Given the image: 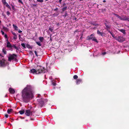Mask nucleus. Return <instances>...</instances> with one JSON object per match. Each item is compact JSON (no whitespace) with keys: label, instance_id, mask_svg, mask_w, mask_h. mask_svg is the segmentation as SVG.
<instances>
[{"label":"nucleus","instance_id":"24","mask_svg":"<svg viewBox=\"0 0 129 129\" xmlns=\"http://www.w3.org/2000/svg\"><path fill=\"white\" fill-rule=\"evenodd\" d=\"M5 5H6V6L8 8H9L10 10L11 9V7L8 4V3H7Z\"/></svg>","mask_w":129,"mask_h":129},{"label":"nucleus","instance_id":"42","mask_svg":"<svg viewBox=\"0 0 129 129\" xmlns=\"http://www.w3.org/2000/svg\"><path fill=\"white\" fill-rule=\"evenodd\" d=\"M110 28H107V29H106V30H107L108 31V32L109 33H110V32H111L110 31Z\"/></svg>","mask_w":129,"mask_h":129},{"label":"nucleus","instance_id":"38","mask_svg":"<svg viewBox=\"0 0 129 129\" xmlns=\"http://www.w3.org/2000/svg\"><path fill=\"white\" fill-rule=\"evenodd\" d=\"M52 84L54 86H55L56 85V83L54 82H52Z\"/></svg>","mask_w":129,"mask_h":129},{"label":"nucleus","instance_id":"37","mask_svg":"<svg viewBox=\"0 0 129 129\" xmlns=\"http://www.w3.org/2000/svg\"><path fill=\"white\" fill-rule=\"evenodd\" d=\"M4 37H5L6 38V39H8V36H7V34H5V35H4Z\"/></svg>","mask_w":129,"mask_h":129},{"label":"nucleus","instance_id":"58","mask_svg":"<svg viewBox=\"0 0 129 129\" xmlns=\"http://www.w3.org/2000/svg\"><path fill=\"white\" fill-rule=\"evenodd\" d=\"M52 39H51V38H50V41H52Z\"/></svg>","mask_w":129,"mask_h":129},{"label":"nucleus","instance_id":"9","mask_svg":"<svg viewBox=\"0 0 129 129\" xmlns=\"http://www.w3.org/2000/svg\"><path fill=\"white\" fill-rule=\"evenodd\" d=\"M9 92L11 94L14 93L15 92L14 89L10 87L9 89Z\"/></svg>","mask_w":129,"mask_h":129},{"label":"nucleus","instance_id":"35","mask_svg":"<svg viewBox=\"0 0 129 129\" xmlns=\"http://www.w3.org/2000/svg\"><path fill=\"white\" fill-rule=\"evenodd\" d=\"M37 1L38 2L41 3H42L43 2V0H37Z\"/></svg>","mask_w":129,"mask_h":129},{"label":"nucleus","instance_id":"28","mask_svg":"<svg viewBox=\"0 0 129 129\" xmlns=\"http://www.w3.org/2000/svg\"><path fill=\"white\" fill-rule=\"evenodd\" d=\"M17 47L15 46L14 44H13V45H12V48L11 49H13V48H14L15 49H16V48H17Z\"/></svg>","mask_w":129,"mask_h":129},{"label":"nucleus","instance_id":"22","mask_svg":"<svg viewBox=\"0 0 129 129\" xmlns=\"http://www.w3.org/2000/svg\"><path fill=\"white\" fill-rule=\"evenodd\" d=\"M2 52L4 54H7V51L4 48H3L2 50Z\"/></svg>","mask_w":129,"mask_h":129},{"label":"nucleus","instance_id":"11","mask_svg":"<svg viewBox=\"0 0 129 129\" xmlns=\"http://www.w3.org/2000/svg\"><path fill=\"white\" fill-rule=\"evenodd\" d=\"M97 34L99 36L103 37L104 36V33L103 32H101L99 30H98L97 31Z\"/></svg>","mask_w":129,"mask_h":129},{"label":"nucleus","instance_id":"20","mask_svg":"<svg viewBox=\"0 0 129 129\" xmlns=\"http://www.w3.org/2000/svg\"><path fill=\"white\" fill-rule=\"evenodd\" d=\"M26 47L27 48L30 49H32V47H31L29 44H27V45H26Z\"/></svg>","mask_w":129,"mask_h":129},{"label":"nucleus","instance_id":"5","mask_svg":"<svg viewBox=\"0 0 129 129\" xmlns=\"http://www.w3.org/2000/svg\"><path fill=\"white\" fill-rule=\"evenodd\" d=\"M17 57V56L16 54H10L9 55L8 60L9 61H11L12 60H14V59L15 57Z\"/></svg>","mask_w":129,"mask_h":129},{"label":"nucleus","instance_id":"1","mask_svg":"<svg viewBox=\"0 0 129 129\" xmlns=\"http://www.w3.org/2000/svg\"><path fill=\"white\" fill-rule=\"evenodd\" d=\"M22 99L25 103H27L33 96L32 87L30 85H27L22 91Z\"/></svg>","mask_w":129,"mask_h":129},{"label":"nucleus","instance_id":"26","mask_svg":"<svg viewBox=\"0 0 129 129\" xmlns=\"http://www.w3.org/2000/svg\"><path fill=\"white\" fill-rule=\"evenodd\" d=\"M109 33L111 34V35L112 36V37L113 38H115V39L116 38V37H114V34L113 33H112L111 32H110Z\"/></svg>","mask_w":129,"mask_h":129},{"label":"nucleus","instance_id":"6","mask_svg":"<svg viewBox=\"0 0 129 129\" xmlns=\"http://www.w3.org/2000/svg\"><path fill=\"white\" fill-rule=\"evenodd\" d=\"M7 63V61L2 59L1 60V66L4 67L6 66Z\"/></svg>","mask_w":129,"mask_h":129},{"label":"nucleus","instance_id":"21","mask_svg":"<svg viewBox=\"0 0 129 129\" xmlns=\"http://www.w3.org/2000/svg\"><path fill=\"white\" fill-rule=\"evenodd\" d=\"M114 15L116 16L120 20H121V17L119 16L118 15L116 14H114Z\"/></svg>","mask_w":129,"mask_h":129},{"label":"nucleus","instance_id":"2","mask_svg":"<svg viewBox=\"0 0 129 129\" xmlns=\"http://www.w3.org/2000/svg\"><path fill=\"white\" fill-rule=\"evenodd\" d=\"M45 69L44 67H42L40 66H38L36 69H33L30 70L31 73L34 74L36 73L37 74H39L42 73H45Z\"/></svg>","mask_w":129,"mask_h":129},{"label":"nucleus","instance_id":"27","mask_svg":"<svg viewBox=\"0 0 129 129\" xmlns=\"http://www.w3.org/2000/svg\"><path fill=\"white\" fill-rule=\"evenodd\" d=\"M92 41H95L97 43L98 42V41L97 39L95 38H93L92 39Z\"/></svg>","mask_w":129,"mask_h":129},{"label":"nucleus","instance_id":"43","mask_svg":"<svg viewBox=\"0 0 129 129\" xmlns=\"http://www.w3.org/2000/svg\"><path fill=\"white\" fill-rule=\"evenodd\" d=\"M67 13L66 12L65 13V14L63 15V16L65 17H66L67 16Z\"/></svg>","mask_w":129,"mask_h":129},{"label":"nucleus","instance_id":"10","mask_svg":"<svg viewBox=\"0 0 129 129\" xmlns=\"http://www.w3.org/2000/svg\"><path fill=\"white\" fill-rule=\"evenodd\" d=\"M44 105V102L43 101H41L39 102L38 108H41Z\"/></svg>","mask_w":129,"mask_h":129},{"label":"nucleus","instance_id":"33","mask_svg":"<svg viewBox=\"0 0 129 129\" xmlns=\"http://www.w3.org/2000/svg\"><path fill=\"white\" fill-rule=\"evenodd\" d=\"M18 2L20 3H21L23 5V2L21 1V0H18Z\"/></svg>","mask_w":129,"mask_h":129},{"label":"nucleus","instance_id":"47","mask_svg":"<svg viewBox=\"0 0 129 129\" xmlns=\"http://www.w3.org/2000/svg\"><path fill=\"white\" fill-rule=\"evenodd\" d=\"M16 52H18L17 50H19V48L18 47H17V48L16 49Z\"/></svg>","mask_w":129,"mask_h":129},{"label":"nucleus","instance_id":"55","mask_svg":"<svg viewBox=\"0 0 129 129\" xmlns=\"http://www.w3.org/2000/svg\"><path fill=\"white\" fill-rule=\"evenodd\" d=\"M22 31H21V30H19L18 31V33H21V32H22Z\"/></svg>","mask_w":129,"mask_h":129},{"label":"nucleus","instance_id":"57","mask_svg":"<svg viewBox=\"0 0 129 129\" xmlns=\"http://www.w3.org/2000/svg\"><path fill=\"white\" fill-rule=\"evenodd\" d=\"M52 36V34H50V38H51Z\"/></svg>","mask_w":129,"mask_h":129},{"label":"nucleus","instance_id":"3","mask_svg":"<svg viewBox=\"0 0 129 129\" xmlns=\"http://www.w3.org/2000/svg\"><path fill=\"white\" fill-rule=\"evenodd\" d=\"M25 114L27 116H29L30 115H33V116L36 117L37 116H39V114L37 113H35V112L33 111H32L31 110L27 109L26 110Z\"/></svg>","mask_w":129,"mask_h":129},{"label":"nucleus","instance_id":"15","mask_svg":"<svg viewBox=\"0 0 129 129\" xmlns=\"http://www.w3.org/2000/svg\"><path fill=\"white\" fill-rule=\"evenodd\" d=\"M119 30L123 34H124L125 35L126 32L125 31V30L124 29H119Z\"/></svg>","mask_w":129,"mask_h":129},{"label":"nucleus","instance_id":"4","mask_svg":"<svg viewBox=\"0 0 129 129\" xmlns=\"http://www.w3.org/2000/svg\"><path fill=\"white\" fill-rule=\"evenodd\" d=\"M115 39L117 41L119 42L122 43L124 41H125V39L121 36H118L116 37Z\"/></svg>","mask_w":129,"mask_h":129},{"label":"nucleus","instance_id":"64","mask_svg":"<svg viewBox=\"0 0 129 129\" xmlns=\"http://www.w3.org/2000/svg\"><path fill=\"white\" fill-rule=\"evenodd\" d=\"M48 0H45L46 1H48Z\"/></svg>","mask_w":129,"mask_h":129},{"label":"nucleus","instance_id":"8","mask_svg":"<svg viewBox=\"0 0 129 129\" xmlns=\"http://www.w3.org/2000/svg\"><path fill=\"white\" fill-rule=\"evenodd\" d=\"M76 84L78 85L82 83V80L81 79H77L76 81Z\"/></svg>","mask_w":129,"mask_h":129},{"label":"nucleus","instance_id":"41","mask_svg":"<svg viewBox=\"0 0 129 129\" xmlns=\"http://www.w3.org/2000/svg\"><path fill=\"white\" fill-rule=\"evenodd\" d=\"M66 5V4L65 3H64L63 4V5L61 6V7H64Z\"/></svg>","mask_w":129,"mask_h":129},{"label":"nucleus","instance_id":"52","mask_svg":"<svg viewBox=\"0 0 129 129\" xmlns=\"http://www.w3.org/2000/svg\"><path fill=\"white\" fill-rule=\"evenodd\" d=\"M106 52H104L102 53V54L103 55H105L106 54Z\"/></svg>","mask_w":129,"mask_h":129},{"label":"nucleus","instance_id":"23","mask_svg":"<svg viewBox=\"0 0 129 129\" xmlns=\"http://www.w3.org/2000/svg\"><path fill=\"white\" fill-rule=\"evenodd\" d=\"M2 2L4 5H6L7 3L6 2V0H2Z\"/></svg>","mask_w":129,"mask_h":129},{"label":"nucleus","instance_id":"31","mask_svg":"<svg viewBox=\"0 0 129 129\" xmlns=\"http://www.w3.org/2000/svg\"><path fill=\"white\" fill-rule=\"evenodd\" d=\"M78 78V76L77 75H75L73 76V78L74 79H76Z\"/></svg>","mask_w":129,"mask_h":129},{"label":"nucleus","instance_id":"17","mask_svg":"<svg viewBox=\"0 0 129 129\" xmlns=\"http://www.w3.org/2000/svg\"><path fill=\"white\" fill-rule=\"evenodd\" d=\"M13 26L14 29L16 30H18V27L16 25H15L14 24H13Z\"/></svg>","mask_w":129,"mask_h":129},{"label":"nucleus","instance_id":"59","mask_svg":"<svg viewBox=\"0 0 129 129\" xmlns=\"http://www.w3.org/2000/svg\"><path fill=\"white\" fill-rule=\"evenodd\" d=\"M103 2L104 3H105L106 2V1L105 0H104L103 1Z\"/></svg>","mask_w":129,"mask_h":129},{"label":"nucleus","instance_id":"49","mask_svg":"<svg viewBox=\"0 0 129 129\" xmlns=\"http://www.w3.org/2000/svg\"><path fill=\"white\" fill-rule=\"evenodd\" d=\"M2 34L3 35L4 34V32L3 31L1 30V31Z\"/></svg>","mask_w":129,"mask_h":129},{"label":"nucleus","instance_id":"46","mask_svg":"<svg viewBox=\"0 0 129 129\" xmlns=\"http://www.w3.org/2000/svg\"><path fill=\"white\" fill-rule=\"evenodd\" d=\"M29 53L30 54H31V53L33 54V52L32 51H29Z\"/></svg>","mask_w":129,"mask_h":129},{"label":"nucleus","instance_id":"25","mask_svg":"<svg viewBox=\"0 0 129 129\" xmlns=\"http://www.w3.org/2000/svg\"><path fill=\"white\" fill-rule=\"evenodd\" d=\"M105 26L106 27V29H107V28H110V26H109V25H108L106 23H105Z\"/></svg>","mask_w":129,"mask_h":129},{"label":"nucleus","instance_id":"62","mask_svg":"<svg viewBox=\"0 0 129 129\" xmlns=\"http://www.w3.org/2000/svg\"><path fill=\"white\" fill-rule=\"evenodd\" d=\"M82 37H80V39H82Z\"/></svg>","mask_w":129,"mask_h":129},{"label":"nucleus","instance_id":"51","mask_svg":"<svg viewBox=\"0 0 129 129\" xmlns=\"http://www.w3.org/2000/svg\"><path fill=\"white\" fill-rule=\"evenodd\" d=\"M17 57H15L14 58V60L15 61H17Z\"/></svg>","mask_w":129,"mask_h":129},{"label":"nucleus","instance_id":"60","mask_svg":"<svg viewBox=\"0 0 129 129\" xmlns=\"http://www.w3.org/2000/svg\"><path fill=\"white\" fill-rule=\"evenodd\" d=\"M30 119H31V120H34L33 119H32V118H30Z\"/></svg>","mask_w":129,"mask_h":129},{"label":"nucleus","instance_id":"29","mask_svg":"<svg viewBox=\"0 0 129 129\" xmlns=\"http://www.w3.org/2000/svg\"><path fill=\"white\" fill-rule=\"evenodd\" d=\"M36 43L39 46H41V43H40V42H36Z\"/></svg>","mask_w":129,"mask_h":129},{"label":"nucleus","instance_id":"30","mask_svg":"<svg viewBox=\"0 0 129 129\" xmlns=\"http://www.w3.org/2000/svg\"><path fill=\"white\" fill-rule=\"evenodd\" d=\"M34 53L37 56H40V55H38L37 54V52L36 51H34Z\"/></svg>","mask_w":129,"mask_h":129},{"label":"nucleus","instance_id":"40","mask_svg":"<svg viewBox=\"0 0 129 129\" xmlns=\"http://www.w3.org/2000/svg\"><path fill=\"white\" fill-rule=\"evenodd\" d=\"M92 24L93 25H95V26H96V25H98V24H96V23H92Z\"/></svg>","mask_w":129,"mask_h":129},{"label":"nucleus","instance_id":"39","mask_svg":"<svg viewBox=\"0 0 129 129\" xmlns=\"http://www.w3.org/2000/svg\"><path fill=\"white\" fill-rule=\"evenodd\" d=\"M53 29L51 28H49L48 30L50 31H53Z\"/></svg>","mask_w":129,"mask_h":129},{"label":"nucleus","instance_id":"18","mask_svg":"<svg viewBox=\"0 0 129 129\" xmlns=\"http://www.w3.org/2000/svg\"><path fill=\"white\" fill-rule=\"evenodd\" d=\"M24 110H21L19 111V112L21 114H22L24 113Z\"/></svg>","mask_w":129,"mask_h":129},{"label":"nucleus","instance_id":"54","mask_svg":"<svg viewBox=\"0 0 129 129\" xmlns=\"http://www.w3.org/2000/svg\"><path fill=\"white\" fill-rule=\"evenodd\" d=\"M126 20H127V21H129V18H128L127 17L126 19Z\"/></svg>","mask_w":129,"mask_h":129},{"label":"nucleus","instance_id":"48","mask_svg":"<svg viewBox=\"0 0 129 129\" xmlns=\"http://www.w3.org/2000/svg\"><path fill=\"white\" fill-rule=\"evenodd\" d=\"M12 8L13 10H14L15 9V7L13 5H12Z\"/></svg>","mask_w":129,"mask_h":129},{"label":"nucleus","instance_id":"12","mask_svg":"<svg viewBox=\"0 0 129 129\" xmlns=\"http://www.w3.org/2000/svg\"><path fill=\"white\" fill-rule=\"evenodd\" d=\"M6 47L11 49L12 48V45H11L9 41H8L7 43Z\"/></svg>","mask_w":129,"mask_h":129},{"label":"nucleus","instance_id":"32","mask_svg":"<svg viewBox=\"0 0 129 129\" xmlns=\"http://www.w3.org/2000/svg\"><path fill=\"white\" fill-rule=\"evenodd\" d=\"M21 45L24 48H26V47L25 44L24 43L21 44Z\"/></svg>","mask_w":129,"mask_h":129},{"label":"nucleus","instance_id":"34","mask_svg":"<svg viewBox=\"0 0 129 129\" xmlns=\"http://www.w3.org/2000/svg\"><path fill=\"white\" fill-rule=\"evenodd\" d=\"M59 15L58 14H57L56 13H55L53 14V15L54 16H57Z\"/></svg>","mask_w":129,"mask_h":129},{"label":"nucleus","instance_id":"14","mask_svg":"<svg viewBox=\"0 0 129 129\" xmlns=\"http://www.w3.org/2000/svg\"><path fill=\"white\" fill-rule=\"evenodd\" d=\"M13 111V110L12 109H9L7 110V112L8 114H9L11 112H12Z\"/></svg>","mask_w":129,"mask_h":129},{"label":"nucleus","instance_id":"45","mask_svg":"<svg viewBox=\"0 0 129 129\" xmlns=\"http://www.w3.org/2000/svg\"><path fill=\"white\" fill-rule=\"evenodd\" d=\"M58 10V8H56L55 9H54V11H57Z\"/></svg>","mask_w":129,"mask_h":129},{"label":"nucleus","instance_id":"16","mask_svg":"<svg viewBox=\"0 0 129 129\" xmlns=\"http://www.w3.org/2000/svg\"><path fill=\"white\" fill-rule=\"evenodd\" d=\"M39 39L41 42H43L44 39L43 37H40L39 38Z\"/></svg>","mask_w":129,"mask_h":129},{"label":"nucleus","instance_id":"63","mask_svg":"<svg viewBox=\"0 0 129 129\" xmlns=\"http://www.w3.org/2000/svg\"><path fill=\"white\" fill-rule=\"evenodd\" d=\"M83 0H80V1H82Z\"/></svg>","mask_w":129,"mask_h":129},{"label":"nucleus","instance_id":"19","mask_svg":"<svg viewBox=\"0 0 129 129\" xmlns=\"http://www.w3.org/2000/svg\"><path fill=\"white\" fill-rule=\"evenodd\" d=\"M67 6H66L64 7L62 9V12H63L64 11L66 10L67 9Z\"/></svg>","mask_w":129,"mask_h":129},{"label":"nucleus","instance_id":"13","mask_svg":"<svg viewBox=\"0 0 129 129\" xmlns=\"http://www.w3.org/2000/svg\"><path fill=\"white\" fill-rule=\"evenodd\" d=\"M127 17L126 16H121V20H126V19Z\"/></svg>","mask_w":129,"mask_h":129},{"label":"nucleus","instance_id":"53","mask_svg":"<svg viewBox=\"0 0 129 129\" xmlns=\"http://www.w3.org/2000/svg\"><path fill=\"white\" fill-rule=\"evenodd\" d=\"M8 114H5V116L6 117L8 118Z\"/></svg>","mask_w":129,"mask_h":129},{"label":"nucleus","instance_id":"44","mask_svg":"<svg viewBox=\"0 0 129 129\" xmlns=\"http://www.w3.org/2000/svg\"><path fill=\"white\" fill-rule=\"evenodd\" d=\"M7 15H9L10 14V12L8 11H7Z\"/></svg>","mask_w":129,"mask_h":129},{"label":"nucleus","instance_id":"56","mask_svg":"<svg viewBox=\"0 0 129 129\" xmlns=\"http://www.w3.org/2000/svg\"><path fill=\"white\" fill-rule=\"evenodd\" d=\"M62 0H59V2L60 3H61V2L62 1Z\"/></svg>","mask_w":129,"mask_h":129},{"label":"nucleus","instance_id":"7","mask_svg":"<svg viewBox=\"0 0 129 129\" xmlns=\"http://www.w3.org/2000/svg\"><path fill=\"white\" fill-rule=\"evenodd\" d=\"M94 36V34H92L90 36H88L87 38V40H90L92 39L93 38V37Z\"/></svg>","mask_w":129,"mask_h":129},{"label":"nucleus","instance_id":"61","mask_svg":"<svg viewBox=\"0 0 129 129\" xmlns=\"http://www.w3.org/2000/svg\"><path fill=\"white\" fill-rule=\"evenodd\" d=\"M20 35H19V38H20Z\"/></svg>","mask_w":129,"mask_h":129},{"label":"nucleus","instance_id":"36","mask_svg":"<svg viewBox=\"0 0 129 129\" xmlns=\"http://www.w3.org/2000/svg\"><path fill=\"white\" fill-rule=\"evenodd\" d=\"M17 38V36H14L13 37V39L14 40H16Z\"/></svg>","mask_w":129,"mask_h":129},{"label":"nucleus","instance_id":"50","mask_svg":"<svg viewBox=\"0 0 129 129\" xmlns=\"http://www.w3.org/2000/svg\"><path fill=\"white\" fill-rule=\"evenodd\" d=\"M12 34L14 36H16V34L15 33H12Z\"/></svg>","mask_w":129,"mask_h":129}]
</instances>
